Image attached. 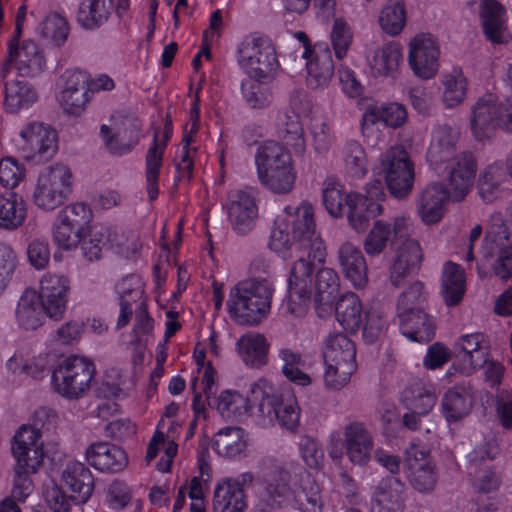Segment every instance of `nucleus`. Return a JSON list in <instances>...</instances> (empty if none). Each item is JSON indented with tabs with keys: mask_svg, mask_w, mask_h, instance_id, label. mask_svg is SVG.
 <instances>
[{
	"mask_svg": "<svg viewBox=\"0 0 512 512\" xmlns=\"http://www.w3.org/2000/svg\"><path fill=\"white\" fill-rule=\"evenodd\" d=\"M268 247L281 258L303 257L311 266L325 262L326 247L316 233L313 205H287L275 218Z\"/></svg>",
	"mask_w": 512,
	"mask_h": 512,
	"instance_id": "f257e3e1",
	"label": "nucleus"
},
{
	"mask_svg": "<svg viewBox=\"0 0 512 512\" xmlns=\"http://www.w3.org/2000/svg\"><path fill=\"white\" fill-rule=\"evenodd\" d=\"M385 192L379 180L367 183L362 192H346L344 186L335 180H326L322 190V202L332 218H341L346 207V220L356 233L366 231L370 222L384 212Z\"/></svg>",
	"mask_w": 512,
	"mask_h": 512,
	"instance_id": "f03ea898",
	"label": "nucleus"
},
{
	"mask_svg": "<svg viewBox=\"0 0 512 512\" xmlns=\"http://www.w3.org/2000/svg\"><path fill=\"white\" fill-rule=\"evenodd\" d=\"M193 360L196 369L193 372L191 386L194 392L193 408L199 414L203 411L204 405L201 402V393L203 392L209 400V404L219 415L231 421H242L248 416L253 418L255 408L252 409L251 403L254 401L251 397V389L249 395H243L237 390L226 389L221 391L214 399L211 400L210 394L216 384L217 373L212 364L206 360V345L197 343L193 353Z\"/></svg>",
	"mask_w": 512,
	"mask_h": 512,
	"instance_id": "7ed1b4c3",
	"label": "nucleus"
},
{
	"mask_svg": "<svg viewBox=\"0 0 512 512\" xmlns=\"http://www.w3.org/2000/svg\"><path fill=\"white\" fill-rule=\"evenodd\" d=\"M477 164L470 156L454 160L448 177V186L441 182L427 185L416 199V212L420 220L428 226L439 223L446 211L448 202H460L472 187Z\"/></svg>",
	"mask_w": 512,
	"mask_h": 512,
	"instance_id": "20e7f679",
	"label": "nucleus"
},
{
	"mask_svg": "<svg viewBox=\"0 0 512 512\" xmlns=\"http://www.w3.org/2000/svg\"><path fill=\"white\" fill-rule=\"evenodd\" d=\"M482 234V227L475 224L468 235L467 253L463 257L466 261H477L480 277H484L488 267L502 279L512 276V240L510 231L500 215H495L486 232L483 244L477 255L473 247Z\"/></svg>",
	"mask_w": 512,
	"mask_h": 512,
	"instance_id": "39448f33",
	"label": "nucleus"
},
{
	"mask_svg": "<svg viewBox=\"0 0 512 512\" xmlns=\"http://www.w3.org/2000/svg\"><path fill=\"white\" fill-rule=\"evenodd\" d=\"M279 134L296 153L305 149L304 126L309 129L317 149L327 147L332 133L327 118L306 100H294L279 116Z\"/></svg>",
	"mask_w": 512,
	"mask_h": 512,
	"instance_id": "423d86ee",
	"label": "nucleus"
},
{
	"mask_svg": "<svg viewBox=\"0 0 512 512\" xmlns=\"http://www.w3.org/2000/svg\"><path fill=\"white\" fill-rule=\"evenodd\" d=\"M251 397L254 401V422L263 428L274 426L294 431L299 425L301 408L292 393L281 394L277 387L265 378L251 384Z\"/></svg>",
	"mask_w": 512,
	"mask_h": 512,
	"instance_id": "0eeeda50",
	"label": "nucleus"
},
{
	"mask_svg": "<svg viewBox=\"0 0 512 512\" xmlns=\"http://www.w3.org/2000/svg\"><path fill=\"white\" fill-rule=\"evenodd\" d=\"M273 293V285L267 279L240 281L229 291L227 312L238 324L257 325L270 313Z\"/></svg>",
	"mask_w": 512,
	"mask_h": 512,
	"instance_id": "6e6552de",
	"label": "nucleus"
},
{
	"mask_svg": "<svg viewBox=\"0 0 512 512\" xmlns=\"http://www.w3.org/2000/svg\"><path fill=\"white\" fill-rule=\"evenodd\" d=\"M288 473L282 469L267 474L258 494L268 507L276 508L292 498L297 509L302 512H320L322 499L319 485L306 474L297 487L288 484Z\"/></svg>",
	"mask_w": 512,
	"mask_h": 512,
	"instance_id": "1a4fd4ad",
	"label": "nucleus"
},
{
	"mask_svg": "<svg viewBox=\"0 0 512 512\" xmlns=\"http://www.w3.org/2000/svg\"><path fill=\"white\" fill-rule=\"evenodd\" d=\"M259 182L274 194L290 193L296 183L297 170L290 153L275 142L261 145L255 155Z\"/></svg>",
	"mask_w": 512,
	"mask_h": 512,
	"instance_id": "9d476101",
	"label": "nucleus"
},
{
	"mask_svg": "<svg viewBox=\"0 0 512 512\" xmlns=\"http://www.w3.org/2000/svg\"><path fill=\"white\" fill-rule=\"evenodd\" d=\"M95 373L94 362L88 357L63 356L51 370L50 387L65 399L77 400L89 391Z\"/></svg>",
	"mask_w": 512,
	"mask_h": 512,
	"instance_id": "9b49d317",
	"label": "nucleus"
},
{
	"mask_svg": "<svg viewBox=\"0 0 512 512\" xmlns=\"http://www.w3.org/2000/svg\"><path fill=\"white\" fill-rule=\"evenodd\" d=\"M236 59L240 70L257 82L273 79L280 67L275 48L259 34H250L241 40Z\"/></svg>",
	"mask_w": 512,
	"mask_h": 512,
	"instance_id": "f8f14e48",
	"label": "nucleus"
},
{
	"mask_svg": "<svg viewBox=\"0 0 512 512\" xmlns=\"http://www.w3.org/2000/svg\"><path fill=\"white\" fill-rule=\"evenodd\" d=\"M74 177L69 166L53 163L43 167L36 178L33 204L42 211L50 212L62 206L69 198Z\"/></svg>",
	"mask_w": 512,
	"mask_h": 512,
	"instance_id": "ddd939ff",
	"label": "nucleus"
},
{
	"mask_svg": "<svg viewBox=\"0 0 512 512\" xmlns=\"http://www.w3.org/2000/svg\"><path fill=\"white\" fill-rule=\"evenodd\" d=\"M424 300L423 285L419 282L412 284L398 300L400 330L410 341L428 342L434 336V321L420 308Z\"/></svg>",
	"mask_w": 512,
	"mask_h": 512,
	"instance_id": "4468645a",
	"label": "nucleus"
},
{
	"mask_svg": "<svg viewBox=\"0 0 512 512\" xmlns=\"http://www.w3.org/2000/svg\"><path fill=\"white\" fill-rule=\"evenodd\" d=\"M373 173L382 176L390 194L405 198L413 189L414 164L401 146H392L382 152L373 167Z\"/></svg>",
	"mask_w": 512,
	"mask_h": 512,
	"instance_id": "2eb2a0df",
	"label": "nucleus"
},
{
	"mask_svg": "<svg viewBox=\"0 0 512 512\" xmlns=\"http://www.w3.org/2000/svg\"><path fill=\"white\" fill-rule=\"evenodd\" d=\"M93 219L91 208L83 202H74L58 212L52 225V240L62 250L78 247Z\"/></svg>",
	"mask_w": 512,
	"mask_h": 512,
	"instance_id": "dca6fc26",
	"label": "nucleus"
},
{
	"mask_svg": "<svg viewBox=\"0 0 512 512\" xmlns=\"http://www.w3.org/2000/svg\"><path fill=\"white\" fill-rule=\"evenodd\" d=\"M18 153L28 161L52 158L58 151V136L55 129L40 121L23 124L13 137Z\"/></svg>",
	"mask_w": 512,
	"mask_h": 512,
	"instance_id": "f3484780",
	"label": "nucleus"
},
{
	"mask_svg": "<svg viewBox=\"0 0 512 512\" xmlns=\"http://www.w3.org/2000/svg\"><path fill=\"white\" fill-rule=\"evenodd\" d=\"M407 63L412 74L424 81L434 79L441 68V46L429 32H418L407 43Z\"/></svg>",
	"mask_w": 512,
	"mask_h": 512,
	"instance_id": "a211bd4d",
	"label": "nucleus"
},
{
	"mask_svg": "<svg viewBox=\"0 0 512 512\" xmlns=\"http://www.w3.org/2000/svg\"><path fill=\"white\" fill-rule=\"evenodd\" d=\"M311 270V263L303 257L292 265L288 277V295L282 303V309L290 320L302 319L309 310Z\"/></svg>",
	"mask_w": 512,
	"mask_h": 512,
	"instance_id": "6ab92c4d",
	"label": "nucleus"
},
{
	"mask_svg": "<svg viewBox=\"0 0 512 512\" xmlns=\"http://www.w3.org/2000/svg\"><path fill=\"white\" fill-rule=\"evenodd\" d=\"M11 454L22 471L37 473L44 464L45 449L41 432L29 424L20 426L11 441Z\"/></svg>",
	"mask_w": 512,
	"mask_h": 512,
	"instance_id": "aec40b11",
	"label": "nucleus"
},
{
	"mask_svg": "<svg viewBox=\"0 0 512 512\" xmlns=\"http://www.w3.org/2000/svg\"><path fill=\"white\" fill-rule=\"evenodd\" d=\"M296 39L303 44L302 58L307 70V85L311 89L326 88L334 74L331 51L326 43L310 45L304 32H297Z\"/></svg>",
	"mask_w": 512,
	"mask_h": 512,
	"instance_id": "412c9836",
	"label": "nucleus"
},
{
	"mask_svg": "<svg viewBox=\"0 0 512 512\" xmlns=\"http://www.w3.org/2000/svg\"><path fill=\"white\" fill-rule=\"evenodd\" d=\"M37 296L46 317L59 321L68 308L71 280L62 273H45L39 281Z\"/></svg>",
	"mask_w": 512,
	"mask_h": 512,
	"instance_id": "4be33fe9",
	"label": "nucleus"
},
{
	"mask_svg": "<svg viewBox=\"0 0 512 512\" xmlns=\"http://www.w3.org/2000/svg\"><path fill=\"white\" fill-rule=\"evenodd\" d=\"M409 221L404 216L395 217L391 222L376 220L363 240V248L368 256H378L389 244L398 242L408 235Z\"/></svg>",
	"mask_w": 512,
	"mask_h": 512,
	"instance_id": "5701e85b",
	"label": "nucleus"
},
{
	"mask_svg": "<svg viewBox=\"0 0 512 512\" xmlns=\"http://www.w3.org/2000/svg\"><path fill=\"white\" fill-rule=\"evenodd\" d=\"M59 483L73 500L74 505L86 504L95 489L93 473L80 461H69L62 467L59 472Z\"/></svg>",
	"mask_w": 512,
	"mask_h": 512,
	"instance_id": "b1692460",
	"label": "nucleus"
},
{
	"mask_svg": "<svg viewBox=\"0 0 512 512\" xmlns=\"http://www.w3.org/2000/svg\"><path fill=\"white\" fill-rule=\"evenodd\" d=\"M478 14L485 38L494 45L510 43L507 9L497 0H479Z\"/></svg>",
	"mask_w": 512,
	"mask_h": 512,
	"instance_id": "393cba45",
	"label": "nucleus"
},
{
	"mask_svg": "<svg viewBox=\"0 0 512 512\" xmlns=\"http://www.w3.org/2000/svg\"><path fill=\"white\" fill-rule=\"evenodd\" d=\"M314 7L319 18H333L329 39L337 59L346 57L354 38L351 24L343 17H335L337 0H314Z\"/></svg>",
	"mask_w": 512,
	"mask_h": 512,
	"instance_id": "a878e982",
	"label": "nucleus"
},
{
	"mask_svg": "<svg viewBox=\"0 0 512 512\" xmlns=\"http://www.w3.org/2000/svg\"><path fill=\"white\" fill-rule=\"evenodd\" d=\"M499 109V102L492 94L479 98L472 106L470 131L477 141L489 140L501 129Z\"/></svg>",
	"mask_w": 512,
	"mask_h": 512,
	"instance_id": "bb28decb",
	"label": "nucleus"
},
{
	"mask_svg": "<svg viewBox=\"0 0 512 512\" xmlns=\"http://www.w3.org/2000/svg\"><path fill=\"white\" fill-rule=\"evenodd\" d=\"M407 118L406 108L400 103L369 101L363 107L361 129L364 135L369 136L380 124L398 128L406 123Z\"/></svg>",
	"mask_w": 512,
	"mask_h": 512,
	"instance_id": "cd10ccee",
	"label": "nucleus"
},
{
	"mask_svg": "<svg viewBox=\"0 0 512 512\" xmlns=\"http://www.w3.org/2000/svg\"><path fill=\"white\" fill-rule=\"evenodd\" d=\"M459 133L448 125H439L432 131L430 145L427 151V162L434 169L446 164V169L450 174L451 167L455 159L462 156H470L468 153L455 155L456 143Z\"/></svg>",
	"mask_w": 512,
	"mask_h": 512,
	"instance_id": "c85d7f7f",
	"label": "nucleus"
},
{
	"mask_svg": "<svg viewBox=\"0 0 512 512\" xmlns=\"http://www.w3.org/2000/svg\"><path fill=\"white\" fill-rule=\"evenodd\" d=\"M11 66L23 76L39 74L45 67V60L39 47L34 42H25L20 47L9 46L8 59L0 67V80H5Z\"/></svg>",
	"mask_w": 512,
	"mask_h": 512,
	"instance_id": "c756f323",
	"label": "nucleus"
},
{
	"mask_svg": "<svg viewBox=\"0 0 512 512\" xmlns=\"http://www.w3.org/2000/svg\"><path fill=\"white\" fill-rule=\"evenodd\" d=\"M85 460L96 471L103 473L121 472L129 464L125 449L107 441L91 443L86 448Z\"/></svg>",
	"mask_w": 512,
	"mask_h": 512,
	"instance_id": "7c9ffc66",
	"label": "nucleus"
},
{
	"mask_svg": "<svg viewBox=\"0 0 512 512\" xmlns=\"http://www.w3.org/2000/svg\"><path fill=\"white\" fill-rule=\"evenodd\" d=\"M225 208L228 219L236 232L245 234L255 226L258 218V206L251 192L244 190L230 192Z\"/></svg>",
	"mask_w": 512,
	"mask_h": 512,
	"instance_id": "2f4dec72",
	"label": "nucleus"
},
{
	"mask_svg": "<svg viewBox=\"0 0 512 512\" xmlns=\"http://www.w3.org/2000/svg\"><path fill=\"white\" fill-rule=\"evenodd\" d=\"M338 265L344 278L357 290L368 285V266L360 248L350 242L342 243L338 249Z\"/></svg>",
	"mask_w": 512,
	"mask_h": 512,
	"instance_id": "473e14b6",
	"label": "nucleus"
},
{
	"mask_svg": "<svg viewBox=\"0 0 512 512\" xmlns=\"http://www.w3.org/2000/svg\"><path fill=\"white\" fill-rule=\"evenodd\" d=\"M459 349L458 362L453 369L461 374L470 375L487 362L488 347L481 333H471L460 337L457 341Z\"/></svg>",
	"mask_w": 512,
	"mask_h": 512,
	"instance_id": "72a5a7b5",
	"label": "nucleus"
},
{
	"mask_svg": "<svg viewBox=\"0 0 512 512\" xmlns=\"http://www.w3.org/2000/svg\"><path fill=\"white\" fill-rule=\"evenodd\" d=\"M50 362L49 353H36L29 345L19 346L7 360L6 368L13 377L41 378Z\"/></svg>",
	"mask_w": 512,
	"mask_h": 512,
	"instance_id": "f704fd0d",
	"label": "nucleus"
},
{
	"mask_svg": "<svg viewBox=\"0 0 512 512\" xmlns=\"http://www.w3.org/2000/svg\"><path fill=\"white\" fill-rule=\"evenodd\" d=\"M171 133L169 125H166L163 130H155L152 145L149 147L146 154L145 171L147 191L152 200L158 195V181L163 164V155Z\"/></svg>",
	"mask_w": 512,
	"mask_h": 512,
	"instance_id": "c9c22d12",
	"label": "nucleus"
},
{
	"mask_svg": "<svg viewBox=\"0 0 512 512\" xmlns=\"http://www.w3.org/2000/svg\"><path fill=\"white\" fill-rule=\"evenodd\" d=\"M403 62V48L396 41L385 43L368 57L370 71L378 77L395 79L400 73Z\"/></svg>",
	"mask_w": 512,
	"mask_h": 512,
	"instance_id": "e433bc0d",
	"label": "nucleus"
},
{
	"mask_svg": "<svg viewBox=\"0 0 512 512\" xmlns=\"http://www.w3.org/2000/svg\"><path fill=\"white\" fill-rule=\"evenodd\" d=\"M406 464L408 478L416 489L428 491L433 488L435 476L426 447L412 444L406 452Z\"/></svg>",
	"mask_w": 512,
	"mask_h": 512,
	"instance_id": "4c0bfd02",
	"label": "nucleus"
},
{
	"mask_svg": "<svg viewBox=\"0 0 512 512\" xmlns=\"http://www.w3.org/2000/svg\"><path fill=\"white\" fill-rule=\"evenodd\" d=\"M106 148L114 155H124L131 152L144 137L138 123L124 128L103 124L100 129Z\"/></svg>",
	"mask_w": 512,
	"mask_h": 512,
	"instance_id": "58836bf2",
	"label": "nucleus"
},
{
	"mask_svg": "<svg viewBox=\"0 0 512 512\" xmlns=\"http://www.w3.org/2000/svg\"><path fill=\"white\" fill-rule=\"evenodd\" d=\"M235 349L245 366L259 369L267 364L270 343L262 333L249 331L239 337Z\"/></svg>",
	"mask_w": 512,
	"mask_h": 512,
	"instance_id": "ea45409f",
	"label": "nucleus"
},
{
	"mask_svg": "<svg viewBox=\"0 0 512 512\" xmlns=\"http://www.w3.org/2000/svg\"><path fill=\"white\" fill-rule=\"evenodd\" d=\"M346 453L349 460L358 466L366 465L371 459L373 438L364 424L350 423L344 429Z\"/></svg>",
	"mask_w": 512,
	"mask_h": 512,
	"instance_id": "a19ab883",
	"label": "nucleus"
},
{
	"mask_svg": "<svg viewBox=\"0 0 512 512\" xmlns=\"http://www.w3.org/2000/svg\"><path fill=\"white\" fill-rule=\"evenodd\" d=\"M324 264L312 265L311 273L317 270L315 282V305L320 317L332 309V304L338 295L340 281L337 273L331 268H321Z\"/></svg>",
	"mask_w": 512,
	"mask_h": 512,
	"instance_id": "79ce46f5",
	"label": "nucleus"
},
{
	"mask_svg": "<svg viewBox=\"0 0 512 512\" xmlns=\"http://www.w3.org/2000/svg\"><path fill=\"white\" fill-rule=\"evenodd\" d=\"M508 173L505 163L494 162L485 166L477 179V193L485 203H492L501 198Z\"/></svg>",
	"mask_w": 512,
	"mask_h": 512,
	"instance_id": "37998d69",
	"label": "nucleus"
},
{
	"mask_svg": "<svg viewBox=\"0 0 512 512\" xmlns=\"http://www.w3.org/2000/svg\"><path fill=\"white\" fill-rule=\"evenodd\" d=\"M164 419L158 423L157 428L148 442L145 455L146 465H150L153 460L163 452L156 464V469L161 473H167L171 470L172 463L177 455L178 446L174 440L169 439L162 431Z\"/></svg>",
	"mask_w": 512,
	"mask_h": 512,
	"instance_id": "c03bdc74",
	"label": "nucleus"
},
{
	"mask_svg": "<svg viewBox=\"0 0 512 512\" xmlns=\"http://www.w3.org/2000/svg\"><path fill=\"white\" fill-rule=\"evenodd\" d=\"M439 97L447 108H454L464 102L468 92V79L460 67H453L442 73Z\"/></svg>",
	"mask_w": 512,
	"mask_h": 512,
	"instance_id": "a18cd8bd",
	"label": "nucleus"
},
{
	"mask_svg": "<svg viewBox=\"0 0 512 512\" xmlns=\"http://www.w3.org/2000/svg\"><path fill=\"white\" fill-rule=\"evenodd\" d=\"M38 92L26 81L7 82L4 90L3 107L7 113L19 114L30 109L38 101Z\"/></svg>",
	"mask_w": 512,
	"mask_h": 512,
	"instance_id": "49530a36",
	"label": "nucleus"
},
{
	"mask_svg": "<svg viewBox=\"0 0 512 512\" xmlns=\"http://www.w3.org/2000/svg\"><path fill=\"white\" fill-rule=\"evenodd\" d=\"M45 316L36 290L26 289L20 296L15 309L18 327L26 331L36 330L44 324Z\"/></svg>",
	"mask_w": 512,
	"mask_h": 512,
	"instance_id": "de8ad7c7",
	"label": "nucleus"
},
{
	"mask_svg": "<svg viewBox=\"0 0 512 512\" xmlns=\"http://www.w3.org/2000/svg\"><path fill=\"white\" fill-rule=\"evenodd\" d=\"M28 216V205L24 197L16 192L0 195V229L14 231L20 228Z\"/></svg>",
	"mask_w": 512,
	"mask_h": 512,
	"instance_id": "09e8293b",
	"label": "nucleus"
},
{
	"mask_svg": "<svg viewBox=\"0 0 512 512\" xmlns=\"http://www.w3.org/2000/svg\"><path fill=\"white\" fill-rule=\"evenodd\" d=\"M403 485L395 477L381 480L371 495V512H396L400 507Z\"/></svg>",
	"mask_w": 512,
	"mask_h": 512,
	"instance_id": "8fccbe9b",
	"label": "nucleus"
},
{
	"mask_svg": "<svg viewBox=\"0 0 512 512\" xmlns=\"http://www.w3.org/2000/svg\"><path fill=\"white\" fill-rule=\"evenodd\" d=\"M466 292V276L464 269L453 262L443 266L441 279V296L447 306L458 305Z\"/></svg>",
	"mask_w": 512,
	"mask_h": 512,
	"instance_id": "3c124183",
	"label": "nucleus"
},
{
	"mask_svg": "<svg viewBox=\"0 0 512 512\" xmlns=\"http://www.w3.org/2000/svg\"><path fill=\"white\" fill-rule=\"evenodd\" d=\"M247 503L239 483L225 480L214 491V512H245Z\"/></svg>",
	"mask_w": 512,
	"mask_h": 512,
	"instance_id": "603ef678",
	"label": "nucleus"
},
{
	"mask_svg": "<svg viewBox=\"0 0 512 512\" xmlns=\"http://www.w3.org/2000/svg\"><path fill=\"white\" fill-rule=\"evenodd\" d=\"M323 362L357 364L354 342L342 333L329 334L322 346Z\"/></svg>",
	"mask_w": 512,
	"mask_h": 512,
	"instance_id": "864d4df0",
	"label": "nucleus"
},
{
	"mask_svg": "<svg viewBox=\"0 0 512 512\" xmlns=\"http://www.w3.org/2000/svg\"><path fill=\"white\" fill-rule=\"evenodd\" d=\"M336 318L348 332H356L363 324L365 313L361 299L355 293H346L337 301Z\"/></svg>",
	"mask_w": 512,
	"mask_h": 512,
	"instance_id": "5fc2aeb1",
	"label": "nucleus"
},
{
	"mask_svg": "<svg viewBox=\"0 0 512 512\" xmlns=\"http://www.w3.org/2000/svg\"><path fill=\"white\" fill-rule=\"evenodd\" d=\"M245 431L240 427L228 426L220 429L213 437L215 452L223 457L236 458L246 449Z\"/></svg>",
	"mask_w": 512,
	"mask_h": 512,
	"instance_id": "6e6d98bb",
	"label": "nucleus"
},
{
	"mask_svg": "<svg viewBox=\"0 0 512 512\" xmlns=\"http://www.w3.org/2000/svg\"><path fill=\"white\" fill-rule=\"evenodd\" d=\"M471 408V393L465 387H454L448 390L441 403L442 414L448 423L463 419L470 413Z\"/></svg>",
	"mask_w": 512,
	"mask_h": 512,
	"instance_id": "4d7b16f0",
	"label": "nucleus"
},
{
	"mask_svg": "<svg viewBox=\"0 0 512 512\" xmlns=\"http://www.w3.org/2000/svg\"><path fill=\"white\" fill-rule=\"evenodd\" d=\"M341 158L345 174L350 180L359 181L367 175L368 157L358 141H347L342 147Z\"/></svg>",
	"mask_w": 512,
	"mask_h": 512,
	"instance_id": "13d9d810",
	"label": "nucleus"
},
{
	"mask_svg": "<svg viewBox=\"0 0 512 512\" xmlns=\"http://www.w3.org/2000/svg\"><path fill=\"white\" fill-rule=\"evenodd\" d=\"M116 236L117 231L111 228H101L91 232L89 227L79 243L83 256L88 261L100 259L103 250H111L112 241L117 240Z\"/></svg>",
	"mask_w": 512,
	"mask_h": 512,
	"instance_id": "bf43d9fd",
	"label": "nucleus"
},
{
	"mask_svg": "<svg viewBox=\"0 0 512 512\" xmlns=\"http://www.w3.org/2000/svg\"><path fill=\"white\" fill-rule=\"evenodd\" d=\"M396 257L392 264V275L403 276L417 268L422 260L419 243L407 236L398 242Z\"/></svg>",
	"mask_w": 512,
	"mask_h": 512,
	"instance_id": "052dcab7",
	"label": "nucleus"
},
{
	"mask_svg": "<svg viewBox=\"0 0 512 512\" xmlns=\"http://www.w3.org/2000/svg\"><path fill=\"white\" fill-rule=\"evenodd\" d=\"M406 18L404 2L402 0H388L380 10L378 23L385 34L397 36L404 30Z\"/></svg>",
	"mask_w": 512,
	"mask_h": 512,
	"instance_id": "680f3d73",
	"label": "nucleus"
},
{
	"mask_svg": "<svg viewBox=\"0 0 512 512\" xmlns=\"http://www.w3.org/2000/svg\"><path fill=\"white\" fill-rule=\"evenodd\" d=\"M112 0H83L78 12L79 23L92 29L105 22L112 10Z\"/></svg>",
	"mask_w": 512,
	"mask_h": 512,
	"instance_id": "e2e57ef3",
	"label": "nucleus"
},
{
	"mask_svg": "<svg viewBox=\"0 0 512 512\" xmlns=\"http://www.w3.org/2000/svg\"><path fill=\"white\" fill-rule=\"evenodd\" d=\"M279 357L283 361L282 372L289 381L299 386H308L312 383V378L306 372V361L300 354L282 349Z\"/></svg>",
	"mask_w": 512,
	"mask_h": 512,
	"instance_id": "0e129e2a",
	"label": "nucleus"
},
{
	"mask_svg": "<svg viewBox=\"0 0 512 512\" xmlns=\"http://www.w3.org/2000/svg\"><path fill=\"white\" fill-rule=\"evenodd\" d=\"M401 401L409 411L427 415L436 403V396L424 386L417 384L403 391Z\"/></svg>",
	"mask_w": 512,
	"mask_h": 512,
	"instance_id": "69168bd1",
	"label": "nucleus"
},
{
	"mask_svg": "<svg viewBox=\"0 0 512 512\" xmlns=\"http://www.w3.org/2000/svg\"><path fill=\"white\" fill-rule=\"evenodd\" d=\"M190 499V512H206V493L209 490V475L205 474L203 464H200V475L192 477L181 485Z\"/></svg>",
	"mask_w": 512,
	"mask_h": 512,
	"instance_id": "338daca9",
	"label": "nucleus"
},
{
	"mask_svg": "<svg viewBox=\"0 0 512 512\" xmlns=\"http://www.w3.org/2000/svg\"><path fill=\"white\" fill-rule=\"evenodd\" d=\"M42 499L51 512H70L73 504L62 485L54 480L44 486Z\"/></svg>",
	"mask_w": 512,
	"mask_h": 512,
	"instance_id": "774afa93",
	"label": "nucleus"
}]
</instances>
